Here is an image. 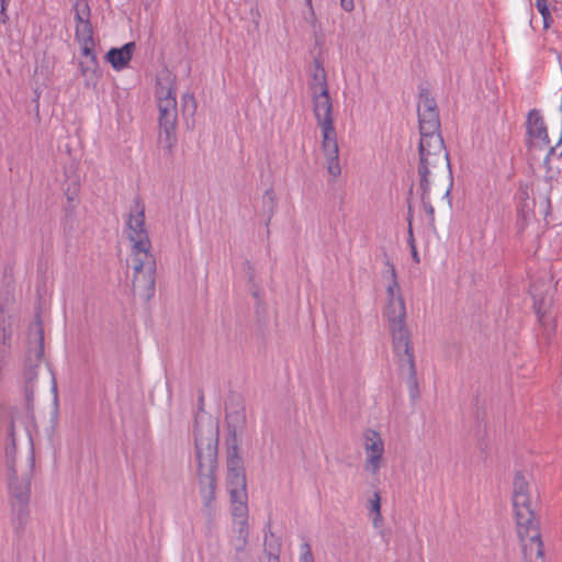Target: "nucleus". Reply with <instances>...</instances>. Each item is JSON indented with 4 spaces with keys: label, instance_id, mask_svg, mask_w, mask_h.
<instances>
[{
    "label": "nucleus",
    "instance_id": "nucleus-32",
    "mask_svg": "<svg viewBox=\"0 0 562 562\" xmlns=\"http://www.w3.org/2000/svg\"><path fill=\"white\" fill-rule=\"evenodd\" d=\"M305 3L308 8H312V0H305Z\"/></svg>",
    "mask_w": 562,
    "mask_h": 562
},
{
    "label": "nucleus",
    "instance_id": "nucleus-1",
    "mask_svg": "<svg viewBox=\"0 0 562 562\" xmlns=\"http://www.w3.org/2000/svg\"><path fill=\"white\" fill-rule=\"evenodd\" d=\"M419 190L420 200L430 224L435 221L434 203L449 198L452 178L448 153L440 134L437 104L427 92L419 95Z\"/></svg>",
    "mask_w": 562,
    "mask_h": 562
},
{
    "label": "nucleus",
    "instance_id": "nucleus-29",
    "mask_svg": "<svg viewBox=\"0 0 562 562\" xmlns=\"http://www.w3.org/2000/svg\"><path fill=\"white\" fill-rule=\"evenodd\" d=\"M542 16V20H543V29H549L551 26V23H552V15L550 12H548V14H541Z\"/></svg>",
    "mask_w": 562,
    "mask_h": 562
},
{
    "label": "nucleus",
    "instance_id": "nucleus-3",
    "mask_svg": "<svg viewBox=\"0 0 562 562\" xmlns=\"http://www.w3.org/2000/svg\"><path fill=\"white\" fill-rule=\"evenodd\" d=\"M218 427L213 423L195 428V450L200 494L206 507H211L216 494Z\"/></svg>",
    "mask_w": 562,
    "mask_h": 562
},
{
    "label": "nucleus",
    "instance_id": "nucleus-4",
    "mask_svg": "<svg viewBox=\"0 0 562 562\" xmlns=\"http://www.w3.org/2000/svg\"><path fill=\"white\" fill-rule=\"evenodd\" d=\"M518 536L527 562H543V544L531 507L530 494L513 495Z\"/></svg>",
    "mask_w": 562,
    "mask_h": 562
},
{
    "label": "nucleus",
    "instance_id": "nucleus-17",
    "mask_svg": "<svg viewBox=\"0 0 562 562\" xmlns=\"http://www.w3.org/2000/svg\"><path fill=\"white\" fill-rule=\"evenodd\" d=\"M135 49V43L130 42L120 48H111L106 54L108 61L115 70H122L127 67Z\"/></svg>",
    "mask_w": 562,
    "mask_h": 562
},
{
    "label": "nucleus",
    "instance_id": "nucleus-23",
    "mask_svg": "<svg viewBox=\"0 0 562 562\" xmlns=\"http://www.w3.org/2000/svg\"><path fill=\"white\" fill-rule=\"evenodd\" d=\"M530 494V483L526 474L518 472L514 477L513 495Z\"/></svg>",
    "mask_w": 562,
    "mask_h": 562
},
{
    "label": "nucleus",
    "instance_id": "nucleus-8",
    "mask_svg": "<svg viewBox=\"0 0 562 562\" xmlns=\"http://www.w3.org/2000/svg\"><path fill=\"white\" fill-rule=\"evenodd\" d=\"M390 331L392 335L393 349L401 362V367L403 370H406L411 382L416 384L415 359L407 326L406 324L391 326Z\"/></svg>",
    "mask_w": 562,
    "mask_h": 562
},
{
    "label": "nucleus",
    "instance_id": "nucleus-12",
    "mask_svg": "<svg viewBox=\"0 0 562 562\" xmlns=\"http://www.w3.org/2000/svg\"><path fill=\"white\" fill-rule=\"evenodd\" d=\"M527 131L530 136L531 146L541 150H548V153L553 150L543 119L537 110H531L528 113Z\"/></svg>",
    "mask_w": 562,
    "mask_h": 562
},
{
    "label": "nucleus",
    "instance_id": "nucleus-7",
    "mask_svg": "<svg viewBox=\"0 0 562 562\" xmlns=\"http://www.w3.org/2000/svg\"><path fill=\"white\" fill-rule=\"evenodd\" d=\"M389 283L386 285V306L385 316L389 321V327L395 325H405L406 307L396 278V270L393 265H389Z\"/></svg>",
    "mask_w": 562,
    "mask_h": 562
},
{
    "label": "nucleus",
    "instance_id": "nucleus-30",
    "mask_svg": "<svg viewBox=\"0 0 562 562\" xmlns=\"http://www.w3.org/2000/svg\"><path fill=\"white\" fill-rule=\"evenodd\" d=\"M8 2L9 0H1V18H2V21L4 22L5 19L8 18L7 14H5V9H7V5H8Z\"/></svg>",
    "mask_w": 562,
    "mask_h": 562
},
{
    "label": "nucleus",
    "instance_id": "nucleus-26",
    "mask_svg": "<svg viewBox=\"0 0 562 562\" xmlns=\"http://www.w3.org/2000/svg\"><path fill=\"white\" fill-rule=\"evenodd\" d=\"M300 549L299 562H314L313 553L307 542L302 543Z\"/></svg>",
    "mask_w": 562,
    "mask_h": 562
},
{
    "label": "nucleus",
    "instance_id": "nucleus-22",
    "mask_svg": "<svg viewBox=\"0 0 562 562\" xmlns=\"http://www.w3.org/2000/svg\"><path fill=\"white\" fill-rule=\"evenodd\" d=\"M368 512L373 527L380 528L383 525L384 519L381 513V496L378 491L373 492L368 499Z\"/></svg>",
    "mask_w": 562,
    "mask_h": 562
},
{
    "label": "nucleus",
    "instance_id": "nucleus-13",
    "mask_svg": "<svg viewBox=\"0 0 562 562\" xmlns=\"http://www.w3.org/2000/svg\"><path fill=\"white\" fill-rule=\"evenodd\" d=\"M43 329L40 325H36L34 327V339L31 342L26 356V371H25V380L26 384H30L37 375L36 369L42 364L43 362V353H44V346H43Z\"/></svg>",
    "mask_w": 562,
    "mask_h": 562
},
{
    "label": "nucleus",
    "instance_id": "nucleus-11",
    "mask_svg": "<svg viewBox=\"0 0 562 562\" xmlns=\"http://www.w3.org/2000/svg\"><path fill=\"white\" fill-rule=\"evenodd\" d=\"M74 12L76 21L75 34L79 45L94 43L88 0H76Z\"/></svg>",
    "mask_w": 562,
    "mask_h": 562
},
{
    "label": "nucleus",
    "instance_id": "nucleus-6",
    "mask_svg": "<svg viewBox=\"0 0 562 562\" xmlns=\"http://www.w3.org/2000/svg\"><path fill=\"white\" fill-rule=\"evenodd\" d=\"M157 105L159 110V125L166 135V143L170 147L178 122V108L176 98L175 78L169 72H162L157 78Z\"/></svg>",
    "mask_w": 562,
    "mask_h": 562
},
{
    "label": "nucleus",
    "instance_id": "nucleus-14",
    "mask_svg": "<svg viewBox=\"0 0 562 562\" xmlns=\"http://www.w3.org/2000/svg\"><path fill=\"white\" fill-rule=\"evenodd\" d=\"M94 43L80 45L82 59L79 61V70L86 86H95L99 77V64L94 53Z\"/></svg>",
    "mask_w": 562,
    "mask_h": 562
},
{
    "label": "nucleus",
    "instance_id": "nucleus-2",
    "mask_svg": "<svg viewBox=\"0 0 562 562\" xmlns=\"http://www.w3.org/2000/svg\"><path fill=\"white\" fill-rule=\"evenodd\" d=\"M313 113L322 134V153L325 157L327 172L334 178L341 173L339 147L334 126L333 101L329 95L326 71L317 65L310 83Z\"/></svg>",
    "mask_w": 562,
    "mask_h": 562
},
{
    "label": "nucleus",
    "instance_id": "nucleus-24",
    "mask_svg": "<svg viewBox=\"0 0 562 562\" xmlns=\"http://www.w3.org/2000/svg\"><path fill=\"white\" fill-rule=\"evenodd\" d=\"M14 452H15V435H14V428L13 426L10 429L9 432V442L5 445V457L8 463L11 465L14 460Z\"/></svg>",
    "mask_w": 562,
    "mask_h": 562
},
{
    "label": "nucleus",
    "instance_id": "nucleus-10",
    "mask_svg": "<svg viewBox=\"0 0 562 562\" xmlns=\"http://www.w3.org/2000/svg\"><path fill=\"white\" fill-rule=\"evenodd\" d=\"M125 235L131 246L151 243L145 225V206L139 201H135L127 215Z\"/></svg>",
    "mask_w": 562,
    "mask_h": 562
},
{
    "label": "nucleus",
    "instance_id": "nucleus-31",
    "mask_svg": "<svg viewBox=\"0 0 562 562\" xmlns=\"http://www.w3.org/2000/svg\"><path fill=\"white\" fill-rule=\"evenodd\" d=\"M269 562H279V560H278V558L272 557V558H269Z\"/></svg>",
    "mask_w": 562,
    "mask_h": 562
},
{
    "label": "nucleus",
    "instance_id": "nucleus-20",
    "mask_svg": "<svg viewBox=\"0 0 562 562\" xmlns=\"http://www.w3.org/2000/svg\"><path fill=\"white\" fill-rule=\"evenodd\" d=\"M246 422V416L243 409L229 412L226 415V423L228 431L232 436V443L237 446V436L243 430Z\"/></svg>",
    "mask_w": 562,
    "mask_h": 562
},
{
    "label": "nucleus",
    "instance_id": "nucleus-28",
    "mask_svg": "<svg viewBox=\"0 0 562 562\" xmlns=\"http://www.w3.org/2000/svg\"><path fill=\"white\" fill-rule=\"evenodd\" d=\"M536 8L540 14H548V12H550L547 0H536Z\"/></svg>",
    "mask_w": 562,
    "mask_h": 562
},
{
    "label": "nucleus",
    "instance_id": "nucleus-15",
    "mask_svg": "<svg viewBox=\"0 0 562 562\" xmlns=\"http://www.w3.org/2000/svg\"><path fill=\"white\" fill-rule=\"evenodd\" d=\"M156 269L133 270V290L144 300H150L155 293Z\"/></svg>",
    "mask_w": 562,
    "mask_h": 562
},
{
    "label": "nucleus",
    "instance_id": "nucleus-18",
    "mask_svg": "<svg viewBox=\"0 0 562 562\" xmlns=\"http://www.w3.org/2000/svg\"><path fill=\"white\" fill-rule=\"evenodd\" d=\"M234 531L237 536L234 539V548L237 552H243L246 548L249 537L248 513L243 516H233Z\"/></svg>",
    "mask_w": 562,
    "mask_h": 562
},
{
    "label": "nucleus",
    "instance_id": "nucleus-16",
    "mask_svg": "<svg viewBox=\"0 0 562 562\" xmlns=\"http://www.w3.org/2000/svg\"><path fill=\"white\" fill-rule=\"evenodd\" d=\"M130 266L132 270L156 269V258L151 252V243L146 246L133 245L130 251Z\"/></svg>",
    "mask_w": 562,
    "mask_h": 562
},
{
    "label": "nucleus",
    "instance_id": "nucleus-9",
    "mask_svg": "<svg viewBox=\"0 0 562 562\" xmlns=\"http://www.w3.org/2000/svg\"><path fill=\"white\" fill-rule=\"evenodd\" d=\"M363 451V470L370 475H378L380 470L385 465L384 441L378 431L373 429H367L364 431Z\"/></svg>",
    "mask_w": 562,
    "mask_h": 562
},
{
    "label": "nucleus",
    "instance_id": "nucleus-25",
    "mask_svg": "<svg viewBox=\"0 0 562 562\" xmlns=\"http://www.w3.org/2000/svg\"><path fill=\"white\" fill-rule=\"evenodd\" d=\"M532 207H533V201L529 200V198L526 196V200L524 201V203L519 210V214L525 222L529 221V218L531 217Z\"/></svg>",
    "mask_w": 562,
    "mask_h": 562
},
{
    "label": "nucleus",
    "instance_id": "nucleus-27",
    "mask_svg": "<svg viewBox=\"0 0 562 562\" xmlns=\"http://www.w3.org/2000/svg\"><path fill=\"white\" fill-rule=\"evenodd\" d=\"M340 8L350 13L355 10V0H339Z\"/></svg>",
    "mask_w": 562,
    "mask_h": 562
},
{
    "label": "nucleus",
    "instance_id": "nucleus-21",
    "mask_svg": "<svg viewBox=\"0 0 562 562\" xmlns=\"http://www.w3.org/2000/svg\"><path fill=\"white\" fill-rule=\"evenodd\" d=\"M30 517L29 503H11V524L21 530Z\"/></svg>",
    "mask_w": 562,
    "mask_h": 562
},
{
    "label": "nucleus",
    "instance_id": "nucleus-5",
    "mask_svg": "<svg viewBox=\"0 0 562 562\" xmlns=\"http://www.w3.org/2000/svg\"><path fill=\"white\" fill-rule=\"evenodd\" d=\"M226 485L231 497L232 516H243L248 513L247 484L245 469L238 446L229 445L227 448Z\"/></svg>",
    "mask_w": 562,
    "mask_h": 562
},
{
    "label": "nucleus",
    "instance_id": "nucleus-19",
    "mask_svg": "<svg viewBox=\"0 0 562 562\" xmlns=\"http://www.w3.org/2000/svg\"><path fill=\"white\" fill-rule=\"evenodd\" d=\"M31 484L27 479L12 480L10 483L11 503H29Z\"/></svg>",
    "mask_w": 562,
    "mask_h": 562
}]
</instances>
